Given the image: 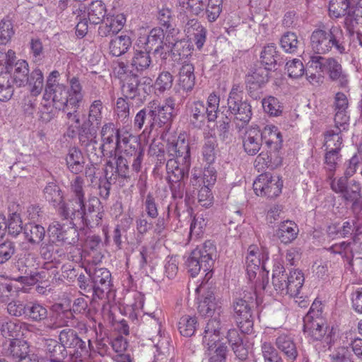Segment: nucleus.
<instances>
[{"label":"nucleus","mask_w":362,"mask_h":362,"mask_svg":"<svg viewBox=\"0 0 362 362\" xmlns=\"http://www.w3.org/2000/svg\"><path fill=\"white\" fill-rule=\"evenodd\" d=\"M228 107L229 111L228 116L233 121L235 127L240 131L251 119L252 115L251 105L247 101L240 100L235 103L230 102Z\"/></svg>","instance_id":"nucleus-17"},{"label":"nucleus","mask_w":362,"mask_h":362,"mask_svg":"<svg viewBox=\"0 0 362 362\" xmlns=\"http://www.w3.org/2000/svg\"><path fill=\"white\" fill-rule=\"evenodd\" d=\"M25 238L31 244L37 245L45 236V230L39 224L28 223L24 228Z\"/></svg>","instance_id":"nucleus-50"},{"label":"nucleus","mask_w":362,"mask_h":362,"mask_svg":"<svg viewBox=\"0 0 362 362\" xmlns=\"http://www.w3.org/2000/svg\"><path fill=\"white\" fill-rule=\"evenodd\" d=\"M48 234L53 243L73 245L78 240V232L74 227L62 225L53 221L48 227Z\"/></svg>","instance_id":"nucleus-16"},{"label":"nucleus","mask_w":362,"mask_h":362,"mask_svg":"<svg viewBox=\"0 0 362 362\" xmlns=\"http://www.w3.org/2000/svg\"><path fill=\"white\" fill-rule=\"evenodd\" d=\"M150 88L151 86L146 84V81L141 83L136 74H131L123 79L122 91L125 98L136 99L139 105L146 100Z\"/></svg>","instance_id":"nucleus-14"},{"label":"nucleus","mask_w":362,"mask_h":362,"mask_svg":"<svg viewBox=\"0 0 362 362\" xmlns=\"http://www.w3.org/2000/svg\"><path fill=\"white\" fill-rule=\"evenodd\" d=\"M151 64L150 52L146 49H135L131 60V66L139 72L149 68Z\"/></svg>","instance_id":"nucleus-47"},{"label":"nucleus","mask_w":362,"mask_h":362,"mask_svg":"<svg viewBox=\"0 0 362 362\" xmlns=\"http://www.w3.org/2000/svg\"><path fill=\"white\" fill-rule=\"evenodd\" d=\"M218 144L215 136L207 134L204 136L202 153L203 159L208 163H214L216 158Z\"/></svg>","instance_id":"nucleus-42"},{"label":"nucleus","mask_w":362,"mask_h":362,"mask_svg":"<svg viewBox=\"0 0 362 362\" xmlns=\"http://www.w3.org/2000/svg\"><path fill=\"white\" fill-rule=\"evenodd\" d=\"M288 279V274L285 272L284 266L280 262L275 263L272 270V284L278 293H286Z\"/></svg>","instance_id":"nucleus-37"},{"label":"nucleus","mask_w":362,"mask_h":362,"mask_svg":"<svg viewBox=\"0 0 362 362\" xmlns=\"http://www.w3.org/2000/svg\"><path fill=\"white\" fill-rule=\"evenodd\" d=\"M262 103L265 112L271 116H278L282 112L279 100L273 96L264 98Z\"/></svg>","instance_id":"nucleus-61"},{"label":"nucleus","mask_w":362,"mask_h":362,"mask_svg":"<svg viewBox=\"0 0 362 362\" xmlns=\"http://www.w3.org/2000/svg\"><path fill=\"white\" fill-rule=\"evenodd\" d=\"M188 110L190 124L194 128H202L206 119L208 120V109L204 103L199 100L194 101L189 105Z\"/></svg>","instance_id":"nucleus-27"},{"label":"nucleus","mask_w":362,"mask_h":362,"mask_svg":"<svg viewBox=\"0 0 362 362\" xmlns=\"http://www.w3.org/2000/svg\"><path fill=\"white\" fill-rule=\"evenodd\" d=\"M325 73L332 81L337 82L341 88L347 87L349 84V76L344 71L341 64L334 57H329Z\"/></svg>","instance_id":"nucleus-26"},{"label":"nucleus","mask_w":362,"mask_h":362,"mask_svg":"<svg viewBox=\"0 0 362 362\" xmlns=\"http://www.w3.org/2000/svg\"><path fill=\"white\" fill-rule=\"evenodd\" d=\"M93 298H103L110 291L111 274L106 268H96L91 274Z\"/></svg>","instance_id":"nucleus-18"},{"label":"nucleus","mask_w":362,"mask_h":362,"mask_svg":"<svg viewBox=\"0 0 362 362\" xmlns=\"http://www.w3.org/2000/svg\"><path fill=\"white\" fill-rule=\"evenodd\" d=\"M303 330L314 341H320L324 348L329 349L337 339V330L329 327L323 317L303 320Z\"/></svg>","instance_id":"nucleus-9"},{"label":"nucleus","mask_w":362,"mask_h":362,"mask_svg":"<svg viewBox=\"0 0 362 362\" xmlns=\"http://www.w3.org/2000/svg\"><path fill=\"white\" fill-rule=\"evenodd\" d=\"M260 58L262 64H264L267 69L272 70L274 69L279 59L275 44L270 43L265 46L261 53Z\"/></svg>","instance_id":"nucleus-51"},{"label":"nucleus","mask_w":362,"mask_h":362,"mask_svg":"<svg viewBox=\"0 0 362 362\" xmlns=\"http://www.w3.org/2000/svg\"><path fill=\"white\" fill-rule=\"evenodd\" d=\"M85 184L81 177L77 176L70 183L71 197L67 203L60 187L54 182H49L44 189L45 199L54 206L60 205L59 213L64 219L76 221L75 224L93 228L101 224L103 210L100 199L90 197L86 201Z\"/></svg>","instance_id":"nucleus-1"},{"label":"nucleus","mask_w":362,"mask_h":362,"mask_svg":"<svg viewBox=\"0 0 362 362\" xmlns=\"http://www.w3.org/2000/svg\"><path fill=\"white\" fill-rule=\"evenodd\" d=\"M105 177V180H100L98 188L100 196L103 199H107L110 195L111 185L116 182V175L114 174V164L111 161L106 163Z\"/></svg>","instance_id":"nucleus-41"},{"label":"nucleus","mask_w":362,"mask_h":362,"mask_svg":"<svg viewBox=\"0 0 362 362\" xmlns=\"http://www.w3.org/2000/svg\"><path fill=\"white\" fill-rule=\"evenodd\" d=\"M100 135L102 144L98 143L96 151L88 153V155L93 157L91 159L95 156L97 160L108 153L110 156H116L117 152L121 149L122 136L119 134V129L115 128L113 123H107L102 127Z\"/></svg>","instance_id":"nucleus-8"},{"label":"nucleus","mask_w":362,"mask_h":362,"mask_svg":"<svg viewBox=\"0 0 362 362\" xmlns=\"http://www.w3.org/2000/svg\"><path fill=\"white\" fill-rule=\"evenodd\" d=\"M32 95L37 96L42 92L44 86L43 74L40 69H34L28 76V83Z\"/></svg>","instance_id":"nucleus-55"},{"label":"nucleus","mask_w":362,"mask_h":362,"mask_svg":"<svg viewBox=\"0 0 362 362\" xmlns=\"http://www.w3.org/2000/svg\"><path fill=\"white\" fill-rule=\"evenodd\" d=\"M354 224L355 225V232L354 233L352 243L358 251L362 250V214L354 216Z\"/></svg>","instance_id":"nucleus-64"},{"label":"nucleus","mask_w":362,"mask_h":362,"mask_svg":"<svg viewBox=\"0 0 362 362\" xmlns=\"http://www.w3.org/2000/svg\"><path fill=\"white\" fill-rule=\"evenodd\" d=\"M173 83V75L168 71H163L158 75L155 82V88L159 92L163 93L171 88Z\"/></svg>","instance_id":"nucleus-62"},{"label":"nucleus","mask_w":362,"mask_h":362,"mask_svg":"<svg viewBox=\"0 0 362 362\" xmlns=\"http://www.w3.org/2000/svg\"><path fill=\"white\" fill-rule=\"evenodd\" d=\"M166 41L172 44L171 53L175 60H182L190 56L193 51V45L189 40H181L175 42H170V36H166Z\"/></svg>","instance_id":"nucleus-36"},{"label":"nucleus","mask_w":362,"mask_h":362,"mask_svg":"<svg viewBox=\"0 0 362 362\" xmlns=\"http://www.w3.org/2000/svg\"><path fill=\"white\" fill-rule=\"evenodd\" d=\"M280 44L286 52L294 54L298 52L301 45V42L298 40L295 33L286 32L281 36Z\"/></svg>","instance_id":"nucleus-53"},{"label":"nucleus","mask_w":362,"mask_h":362,"mask_svg":"<svg viewBox=\"0 0 362 362\" xmlns=\"http://www.w3.org/2000/svg\"><path fill=\"white\" fill-rule=\"evenodd\" d=\"M257 294L253 290L243 291L233 302L234 316L242 332L251 333L253 328L252 308L257 304Z\"/></svg>","instance_id":"nucleus-5"},{"label":"nucleus","mask_w":362,"mask_h":362,"mask_svg":"<svg viewBox=\"0 0 362 362\" xmlns=\"http://www.w3.org/2000/svg\"><path fill=\"white\" fill-rule=\"evenodd\" d=\"M194 67L191 63H183L178 73V85L185 91H190L195 84Z\"/></svg>","instance_id":"nucleus-31"},{"label":"nucleus","mask_w":362,"mask_h":362,"mask_svg":"<svg viewBox=\"0 0 362 362\" xmlns=\"http://www.w3.org/2000/svg\"><path fill=\"white\" fill-rule=\"evenodd\" d=\"M223 0H208L204 8L207 20L212 23L217 20L222 11Z\"/></svg>","instance_id":"nucleus-59"},{"label":"nucleus","mask_w":362,"mask_h":362,"mask_svg":"<svg viewBox=\"0 0 362 362\" xmlns=\"http://www.w3.org/2000/svg\"><path fill=\"white\" fill-rule=\"evenodd\" d=\"M175 105V100L172 98L165 99L163 104L156 100L150 103V107H151L150 112L153 118L155 127H161L170 123L173 116Z\"/></svg>","instance_id":"nucleus-15"},{"label":"nucleus","mask_w":362,"mask_h":362,"mask_svg":"<svg viewBox=\"0 0 362 362\" xmlns=\"http://www.w3.org/2000/svg\"><path fill=\"white\" fill-rule=\"evenodd\" d=\"M29 346L26 341L13 339L4 344L3 353L17 362L28 356Z\"/></svg>","instance_id":"nucleus-25"},{"label":"nucleus","mask_w":362,"mask_h":362,"mask_svg":"<svg viewBox=\"0 0 362 362\" xmlns=\"http://www.w3.org/2000/svg\"><path fill=\"white\" fill-rule=\"evenodd\" d=\"M276 346L286 356L288 361H294L298 351L293 337L286 334H281L276 339Z\"/></svg>","instance_id":"nucleus-28"},{"label":"nucleus","mask_w":362,"mask_h":362,"mask_svg":"<svg viewBox=\"0 0 362 362\" xmlns=\"http://www.w3.org/2000/svg\"><path fill=\"white\" fill-rule=\"evenodd\" d=\"M144 150L140 142L138 141L136 138L134 136H124L122 135L121 141V149L119 152L123 151L124 156L132 158V156L136 155L137 152Z\"/></svg>","instance_id":"nucleus-49"},{"label":"nucleus","mask_w":362,"mask_h":362,"mask_svg":"<svg viewBox=\"0 0 362 362\" xmlns=\"http://www.w3.org/2000/svg\"><path fill=\"white\" fill-rule=\"evenodd\" d=\"M196 292L201 297L197 308L199 313L204 317L210 318L204 328L203 344L208 349H211L219 341L223 317L222 304L216 296V287L211 283H202L196 288Z\"/></svg>","instance_id":"nucleus-2"},{"label":"nucleus","mask_w":362,"mask_h":362,"mask_svg":"<svg viewBox=\"0 0 362 362\" xmlns=\"http://www.w3.org/2000/svg\"><path fill=\"white\" fill-rule=\"evenodd\" d=\"M190 161L169 158L166 163L167 179L169 182L177 183L188 175Z\"/></svg>","instance_id":"nucleus-20"},{"label":"nucleus","mask_w":362,"mask_h":362,"mask_svg":"<svg viewBox=\"0 0 362 362\" xmlns=\"http://www.w3.org/2000/svg\"><path fill=\"white\" fill-rule=\"evenodd\" d=\"M106 6L101 1H93L88 8V19L90 23L98 24L104 19Z\"/></svg>","instance_id":"nucleus-52"},{"label":"nucleus","mask_w":362,"mask_h":362,"mask_svg":"<svg viewBox=\"0 0 362 362\" xmlns=\"http://www.w3.org/2000/svg\"><path fill=\"white\" fill-rule=\"evenodd\" d=\"M46 307L37 302H28L25 318L33 322H41L47 317Z\"/></svg>","instance_id":"nucleus-48"},{"label":"nucleus","mask_w":362,"mask_h":362,"mask_svg":"<svg viewBox=\"0 0 362 362\" xmlns=\"http://www.w3.org/2000/svg\"><path fill=\"white\" fill-rule=\"evenodd\" d=\"M91 274L90 271L88 272L86 269L81 268V271L79 272L76 278L79 288L83 291L86 296H88L89 294L93 296Z\"/></svg>","instance_id":"nucleus-58"},{"label":"nucleus","mask_w":362,"mask_h":362,"mask_svg":"<svg viewBox=\"0 0 362 362\" xmlns=\"http://www.w3.org/2000/svg\"><path fill=\"white\" fill-rule=\"evenodd\" d=\"M150 103L148 104L146 107L139 110L135 115L133 122V127L135 130H141L144 127H145L146 130H149L151 132L154 127L155 124L153 120V117H151V113L150 112Z\"/></svg>","instance_id":"nucleus-38"},{"label":"nucleus","mask_w":362,"mask_h":362,"mask_svg":"<svg viewBox=\"0 0 362 362\" xmlns=\"http://www.w3.org/2000/svg\"><path fill=\"white\" fill-rule=\"evenodd\" d=\"M68 169L74 174L82 172L84 168V158L81 150L76 147L69 148L66 157Z\"/></svg>","instance_id":"nucleus-40"},{"label":"nucleus","mask_w":362,"mask_h":362,"mask_svg":"<svg viewBox=\"0 0 362 362\" xmlns=\"http://www.w3.org/2000/svg\"><path fill=\"white\" fill-rule=\"evenodd\" d=\"M299 232L297 224L290 220L281 223L276 235L280 241L284 244H288L293 242Z\"/></svg>","instance_id":"nucleus-35"},{"label":"nucleus","mask_w":362,"mask_h":362,"mask_svg":"<svg viewBox=\"0 0 362 362\" xmlns=\"http://www.w3.org/2000/svg\"><path fill=\"white\" fill-rule=\"evenodd\" d=\"M269 259V252L264 249L259 250L255 245H250L248 248V254L246 257V269H262L268 273L266 269V262Z\"/></svg>","instance_id":"nucleus-24"},{"label":"nucleus","mask_w":362,"mask_h":362,"mask_svg":"<svg viewBox=\"0 0 362 362\" xmlns=\"http://www.w3.org/2000/svg\"><path fill=\"white\" fill-rule=\"evenodd\" d=\"M59 340L66 349H73L76 355L88 356L90 351L93 349L90 339H83L76 330L71 328L62 329L59 334Z\"/></svg>","instance_id":"nucleus-12"},{"label":"nucleus","mask_w":362,"mask_h":362,"mask_svg":"<svg viewBox=\"0 0 362 362\" xmlns=\"http://www.w3.org/2000/svg\"><path fill=\"white\" fill-rule=\"evenodd\" d=\"M167 149L170 154L175 159L190 161V148L185 134H180L177 138L171 141L168 139Z\"/></svg>","instance_id":"nucleus-21"},{"label":"nucleus","mask_w":362,"mask_h":362,"mask_svg":"<svg viewBox=\"0 0 362 362\" xmlns=\"http://www.w3.org/2000/svg\"><path fill=\"white\" fill-rule=\"evenodd\" d=\"M83 98V95L69 93L66 97L67 102H65L64 105L62 107L63 112L66 115V118L76 124L80 123L78 109Z\"/></svg>","instance_id":"nucleus-29"},{"label":"nucleus","mask_w":362,"mask_h":362,"mask_svg":"<svg viewBox=\"0 0 362 362\" xmlns=\"http://www.w3.org/2000/svg\"><path fill=\"white\" fill-rule=\"evenodd\" d=\"M350 3L348 0H330L329 14L330 17L338 18L347 14Z\"/></svg>","instance_id":"nucleus-56"},{"label":"nucleus","mask_w":362,"mask_h":362,"mask_svg":"<svg viewBox=\"0 0 362 362\" xmlns=\"http://www.w3.org/2000/svg\"><path fill=\"white\" fill-rule=\"evenodd\" d=\"M216 252L215 245L210 240L193 250L186 262L190 275L194 277L202 269L204 272L211 271L216 257Z\"/></svg>","instance_id":"nucleus-6"},{"label":"nucleus","mask_w":362,"mask_h":362,"mask_svg":"<svg viewBox=\"0 0 362 362\" xmlns=\"http://www.w3.org/2000/svg\"><path fill=\"white\" fill-rule=\"evenodd\" d=\"M16 53L12 49L0 50V66L2 70L11 74L13 82L19 87L25 86L28 81L29 66L24 59L16 60Z\"/></svg>","instance_id":"nucleus-7"},{"label":"nucleus","mask_w":362,"mask_h":362,"mask_svg":"<svg viewBox=\"0 0 362 362\" xmlns=\"http://www.w3.org/2000/svg\"><path fill=\"white\" fill-rule=\"evenodd\" d=\"M362 7V3L359 4ZM344 25L350 35L356 33L358 35L362 33V8L349 11L344 19Z\"/></svg>","instance_id":"nucleus-33"},{"label":"nucleus","mask_w":362,"mask_h":362,"mask_svg":"<svg viewBox=\"0 0 362 362\" xmlns=\"http://www.w3.org/2000/svg\"><path fill=\"white\" fill-rule=\"evenodd\" d=\"M334 122L342 127L343 129H347L349 116L347 114L349 101L346 95L341 92L335 94L334 100Z\"/></svg>","instance_id":"nucleus-22"},{"label":"nucleus","mask_w":362,"mask_h":362,"mask_svg":"<svg viewBox=\"0 0 362 362\" xmlns=\"http://www.w3.org/2000/svg\"><path fill=\"white\" fill-rule=\"evenodd\" d=\"M262 143L260 130L251 128L246 132L243 139V147L247 154L253 156L257 153Z\"/></svg>","instance_id":"nucleus-30"},{"label":"nucleus","mask_w":362,"mask_h":362,"mask_svg":"<svg viewBox=\"0 0 362 362\" xmlns=\"http://www.w3.org/2000/svg\"><path fill=\"white\" fill-rule=\"evenodd\" d=\"M1 332L4 337L18 339L21 335V323L18 320H9L2 323Z\"/></svg>","instance_id":"nucleus-57"},{"label":"nucleus","mask_w":362,"mask_h":362,"mask_svg":"<svg viewBox=\"0 0 362 362\" xmlns=\"http://www.w3.org/2000/svg\"><path fill=\"white\" fill-rule=\"evenodd\" d=\"M304 275L300 270L295 269L288 274L287 280L286 295L297 296L304 283Z\"/></svg>","instance_id":"nucleus-45"},{"label":"nucleus","mask_w":362,"mask_h":362,"mask_svg":"<svg viewBox=\"0 0 362 362\" xmlns=\"http://www.w3.org/2000/svg\"><path fill=\"white\" fill-rule=\"evenodd\" d=\"M310 41L312 50L317 54H326L332 51L339 54L348 52L344 32L339 26L316 28L312 32Z\"/></svg>","instance_id":"nucleus-4"},{"label":"nucleus","mask_w":362,"mask_h":362,"mask_svg":"<svg viewBox=\"0 0 362 362\" xmlns=\"http://www.w3.org/2000/svg\"><path fill=\"white\" fill-rule=\"evenodd\" d=\"M33 259V257L28 255L18 260L16 268L19 272L20 276L16 278V281L27 284H33L38 281L37 276L40 273L33 271L35 268L34 264H32Z\"/></svg>","instance_id":"nucleus-19"},{"label":"nucleus","mask_w":362,"mask_h":362,"mask_svg":"<svg viewBox=\"0 0 362 362\" xmlns=\"http://www.w3.org/2000/svg\"><path fill=\"white\" fill-rule=\"evenodd\" d=\"M69 89L60 83H57L52 89L47 88L45 89L44 98L47 100L52 99L56 109L61 110L64 103L67 102L66 97H68Z\"/></svg>","instance_id":"nucleus-34"},{"label":"nucleus","mask_w":362,"mask_h":362,"mask_svg":"<svg viewBox=\"0 0 362 362\" xmlns=\"http://www.w3.org/2000/svg\"><path fill=\"white\" fill-rule=\"evenodd\" d=\"M77 134L80 145L87 153H95L98 146L96 120L90 116L85 117L83 122L77 124Z\"/></svg>","instance_id":"nucleus-11"},{"label":"nucleus","mask_w":362,"mask_h":362,"mask_svg":"<svg viewBox=\"0 0 362 362\" xmlns=\"http://www.w3.org/2000/svg\"><path fill=\"white\" fill-rule=\"evenodd\" d=\"M326 153L324 158V168L327 172V177L329 182L333 180L334 175L338 165V161L341 158L340 150L325 149Z\"/></svg>","instance_id":"nucleus-46"},{"label":"nucleus","mask_w":362,"mask_h":362,"mask_svg":"<svg viewBox=\"0 0 362 362\" xmlns=\"http://www.w3.org/2000/svg\"><path fill=\"white\" fill-rule=\"evenodd\" d=\"M115 112L118 119L126 123L130 116V105L124 98H119L115 107Z\"/></svg>","instance_id":"nucleus-60"},{"label":"nucleus","mask_w":362,"mask_h":362,"mask_svg":"<svg viewBox=\"0 0 362 362\" xmlns=\"http://www.w3.org/2000/svg\"><path fill=\"white\" fill-rule=\"evenodd\" d=\"M197 317L195 316L184 315L178 322L180 333L186 337L192 336L197 328Z\"/></svg>","instance_id":"nucleus-54"},{"label":"nucleus","mask_w":362,"mask_h":362,"mask_svg":"<svg viewBox=\"0 0 362 362\" xmlns=\"http://www.w3.org/2000/svg\"><path fill=\"white\" fill-rule=\"evenodd\" d=\"M163 38L164 33L162 29H152L146 37L143 49L151 52L155 47L154 53H160V51L163 49Z\"/></svg>","instance_id":"nucleus-43"},{"label":"nucleus","mask_w":362,"mask_h":362,"mask_svg":"<svg viewBox=\"0 0 362 362\" xmlns=\"http://www.w3.org/2000/svg\"><path fill=\"white\" fill-rule=\"evenodd\" d=\"M261 137L264 146L255 159V167L258 170L277 168L282 162L279 153L283 143L281 132L276 127L267 125L261 132Z\"/></svg>","instance_id":"nucleus-3"},{"label":"nucleus","mask_w":362,"mask_h":362,"mask_svg":"<svg viewBox=\"0 0 362 362\" xmlns=\"http://www.w3.org/2000/svg\"><path fill=\"white\" fill-rule=\"evenodd\" d=\"M329 185L331 189L339 194L346 203L351 204V209H358L357 203L361 198V187L358 182L352 180L349 182L346 177H339L331 180Z\"/></svg>","instance_id":"nucleus-10"},{"label":"nucleus","mask_w":362,"mask_h":362,"mask_svg":"<svg viewBox=\"0 0 362 362\" xmlns=\"http://www.w3.org/2000/svg\"><path fill=\"white\" fill-rule=\"evenodd\" d=\"M46 354L49 358V362H64V360L68 355L67 350L63 344L56 340L48 339L46 342Z\"/></svg>","instance_id":"nucleus-39"},{"label":"nucleus","mask_w":362,"mask_h":362,"mask_svg":"<svg viewBox=\"0 0 362 362\" xmlns=\"http://www.w3.org/2000/svg\"><path fill=\"white\" fill-rule=\"evenodd\" d=\"M262 353L264 362H283L277 351L270 343L262 344Z\"/></svg>","instance_id":"nucleus-63"},{"label":"nucleus","mask_w":362,"mask_h":362,"mask_svg":"<svg viewBox=\"0 0 362 362\" xmlns=\"http://www.w3.org/2000/svg\"><path fill=\"white\" fill-rule=\"evenodd\" d=\"M270 70L266 66L258 67L251 74L247 76L246 82L251 97L255 99L260 97L259 93H255V90L260 88L268 81Z\"/></svg>","instance_id":"nucleus-23"},{"label":"nucleus","mask_w":362,"mask_h":362,"mask_svg":"<svg viewBox=\"0 0 362 362\" xmlns=\"http://www.w3.org/2000/svg\"><path fill=\"white\" fill-rule=\"evenodd\" d=\"M132 46V40L128 35L115 36L109 43L110 54L119 57L127 52Z\"/></svg>","instance_id":"nucleus-44"},{"label":"nucleus","mask_w":362,"mask_h":362,"mask_svg":"<svg viewBox=\"0 0 362 362\" xmlns=\"http://www.w3.org/2000/svg\"><path fill=\"white\" fill-rule=\"evenodd\" d=\"M345 130L337 124L332 129L327 130L324 134L325 149L341 151L343 143L342 132Z\"/></svg>","instance_id":"nucleus-32"},{"label":"nucleus","mask_w":362,"mask_h":362,"mask_svg":"<svg viewBox=\"0 0 362 362\" xmlns=\"http://www.w3.org/2000/svg\"><path fill=\"white\" fill-rule=\"evenodd\" d=\"M283 186L278 176L269 173L261 174L253 183V189L257 196L274 198L280 194Z\"/></svg>","instance_id":"nucleus-13"}]
</instances>
